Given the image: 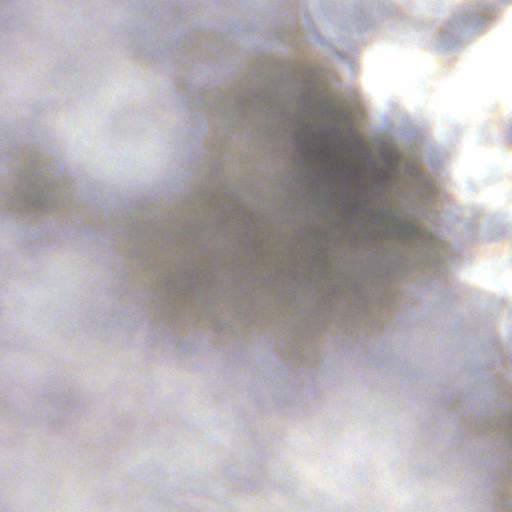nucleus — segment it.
Returning <instances> with one entry per match:
<instances>
[{"label":"nucleus","instance_id":"f257e3e1","mask_svg":"<svg viewBox=\"0 0 512 512\" xmlns=\"http://www.w3.org/2000/svg\"><path fill=\"white\" fill-rule=\"evenodd\" d=\"M66 178L61 169L45 163L23 168L0 193V208L49 211L63 204Z\"/></svg>","mask_w":512,"mask_h":512},{"label":"nucleus","instance_id":"f03ea898","mask_svg":"<svg viewBox=\"0 0 512 512\" xmlns=\"http://www.w3.org/2000/svg\"><path fill=\"white\" fill-rule=\"evenodd\" d=\"M417 230L414 224L407 221L402 212L392 210H373L370 222L363 232L364 237L375 236H412Z\"/></svg>","mask_w":512,"mask_h":512},{"label":"nucleus","instance_id":"7ed1b4c3","mask_svg":"<svg viewBox=\"0 0 512 512\" xmlns=\"http://www.w3.org/2000/svg\"><path fill=\"white\" fill-rule=\"evenodd\" d=\"M52 414L60 419H68L75 416L76 402L74 398L66 392L58 393L50 401Z\"/></svg>","mask_w":512,"mask_h":512},{"label":"nucleus","instance_id":"20e7f679","mask_svg":"<svg viewBox=\"0 0 512 512\" xmlns=\"http://www.w3.org/2000/svg\"><path fill=\"white\" fill-rule=\"evenodd\" d=\"M238 105L231 98L224 99L218 107L219 117L227 124H234L240 117Z\"/></svg>","mask_w":512,"mask_h":512},{"label":"nucleus","instance_id":"39448f33","mask_svg":"<svg viewBox=\"0 0 512 512\" xmlns=\"http://www.w3.org/2000/svg\"><path fill=\"white\" fill-rule=\"evenodd\" d=\"M190 277L185 276L181 280L173 279L169 284L167 289L175 290L177 293L181 294L184 297H192L194 294V288L190 287L189 283Z\"/></svg>","mask_w":512,"mask_h":512},{"label":"nucleus","instance_id":"423d86ee","mask_svg":"<svg viewBox=\"0 0 512 512\" xmlns=\"http://www.w3.org/2000/svg\"><path fill=\"white\" fill-rule=\"evenodd\" d=\"M502 444L507 449L512 450V411H509L504 416Z\"/></svg>","mask_w":512,"mask_h":512},{"label":"nucleus","instance_id":"0eeeda50","mask_svg":"<svg viewBox=\"0 0 512 512\" xmlns=\"http://www.w3.org/2000/svg\"><path fill=\"white\" fill-rule=\"evenodd\" d=\"M271 114L276 116L281 112V103L278 100H272V105L269 107Z\"/></svg>","mask_w":512,"mask_h":512},{"label":"nucleus","instance_id":"6e6552de","mask_svg":"<svg viewBox=\"0 0 512 512\" xmlns=\"http://www.w3.org/2000/svg\"><path fill=\"white\" fill-rule=\"evenodd\" d=\"M506 509L508 510V512H512V502H508L506 504Z\"/></svg>","mask_w":512,"mask_h":512},{"label":"nucleus","instance_id":"1a4fd4ad","mask_svg":"<svg viewBox=\"0 0 512 512\" xmlns=\"http://www.w3.org/2000/svg\"><path fill=\"white\" fill-rule=\"evenodd\" d=\"M415 179L420 181V176H419V175H416V176H415Z\"/></svg>","mask_w":512,"mask_h":512}]
</instances>
